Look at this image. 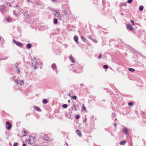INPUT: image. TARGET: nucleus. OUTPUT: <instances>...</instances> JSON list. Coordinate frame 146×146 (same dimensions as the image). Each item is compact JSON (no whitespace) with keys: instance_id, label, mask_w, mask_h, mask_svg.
<instances>
[{"instance_id":"1","label":"nucleus","mask_w":146,"mask_h":146,"mask_svg":"<svg viewBox=\"0 0 146 146\" xmlns=\"http://www.w3.org/2000/svg\"><path fill=\"white\" fill-rule=\"evenodd\" d=\"M6 127L8 130L10 129L12 127V125L9 122L7 121L6 123Z\"/></svg>"},{"instance_id":"2","label":"nucleus","mask_w":146,"mask_h":146,"mask_svg":"<svg viewBox=\"0 0 146 146\" xmlns=\"http://www.w3.org/2000/svg\"><path fill=\"white\" fill-rule=\"evenodd\" d=\"M43 139L45 141H48L50 140V137L45 134L43 135Z\"/></svg>"},{"instance_id":"3","label":"nucleus","mask_w":146,"mask_h":146,"mask_svg":"<svg viewBox=\"0 0 146 146\" xmlns=\"http://www.w3.org/2000/svg\"><path fill=\"white\" fill-rule=\"evenodd\" d=\"M16 82L17 84H19L21 86L22 85L24 84V82L23 80H16Z\"/></svg>"},{"instance_id":"4","label":"nucleus","mask_w":146,"mask_h":146,"mask_svg":"<svg viewBox=\"0 0 146 146\" xmlns=\"http://www.w3.org/2000/svg\"><path fill=\"white\" fill-rule=\"evenodd\" d=\"M122 132L125 134L126 135H129V133L128 130L126 128H123L122 130Z\"/></svg>"},{"instance_id":"5","label":"nucleus","mask_w":146,"mask_h":146,"mask_svg":"<svg viewBox=\"0 0 146 146\" xmlns=\"http://www.w3.org/2000/svg\"><path fill=\"white\" fill-rule=\"evenodd\" d=\"M13 42L18 46L20 47L23 46V44L21 43L18 42L15 40H13Z\"/></svg>"},{"instance_id":"6","label":"nucleus","mask_w":146,"mask_h":146,"mask_svg":"<svg viewBox=\"0 0 146 146\" xmlns=\"http://www.w3.org/2000/svg\"><path fill=\"white\" fill-rule=\"evenodd\" d=\"M64 15L67 16H68L70 14V10L68 11L66 10H64Z\"/></svg>"},{"instance_id":"7","label":"nucleus","mask_w":146,"mask_h":146,"mask_svg":"<svg viewBox=\"0 0 146 146\" xmlns=\"http://www.w3.org/2000/svg\"><path fill=\"white\" fill-rule=\"evenodd\" d=\"M76 132L79 136L81 137L82 136V133L80 130L77 129L76 131Z\"/></svg>"},{"instance_id":"8","label":"nucleus","mask_w":146,"mask_h":146,"mask_svg":"<svg viewBox=\"0 0 146 146\" xmlns=\"http://www.w3.org/2000/svg\"><path fill=\"white\" fill-rule=\"evenodd\" d=\"M127 28L131 30H133V28L132 27V26L130 24L127 25Z\"/></svg>"},{"instance_id":"9","label":"nucleus","mask_w":146,"mask_h":146,"mask_svg":"<svg viewBox=\"0 0 146 146\" xmlns=\"http://www.w3.org/2000/svg\"><path fill=\"white\" fill-rule=\"evenodd\" d=\"M74 39L75 41L76 42V43L78 44V37L76 36H74Z\"/></svg>"},{"instance_id":"10","label":"nucleus","mask_w":146,"mask_h":146,"mask_svg":"<svg viewBox=\"0 0 146 146\" xmlns=\"http://www.w3.org/2000/svg\"><path fill=\"white\" fill-rule=\"evenodd\" d=\"M34 108L35 110L38 111H41V110L38 107L36 106H34Z\"/></svg>"},{"instance_id":"11","label":"nucleus","mask_w":146,"mask_h":146,"mask_svg":"<svg viewBox=\"0 0 146 146\" xmlns=\"http://www.w3.org/2000/svg\"><path fill=\"white\" fill-rule=\"evenodd\" d=\"M31 44H30L28 43L26 45V47L28 48H30L31 47Z\"/></svg>"},{"instance_id":"12","label":"nucleus","mask_w":146,"mask_h":146,"mask_svg":"<svg viewBox=\"0 0 146 146\" xmlns=\"http://www.w3.org/2000/svg\"><path fill=\"white\" fill-rule=\"evenodd\" d=\"M126 143L125 141H122L120 142V144L121 145H124Z\"/></svg>"},{"instance_id":"13","label":"nucleus","mask_w":146,"mask_h":146,"mask_svg":"<svg viewBox=\"0 0 146 146\" xmlns=\"http://www.w3.org/2000/svg\"><path fill=\"white\" fill-rule=\"evenodd\" d=\"M85 110L86 111V107L84 106V104L82 105V111Z\"/></svg>"},{"instance_id":"14","label":"nucleus","mask_w":146,"mask_h":146,"mask_svg":"<svg viewBox=\"0 0 146 146\" xmlns=\"http://www.w3.org/2000/svg\"><path fill=\"white\" fill-rule=\"evenodd\" d=\"M128 70L132 72H133L135 71V70L133 68H129L128 69Z\"/></svg>"},{"instance_id":"15","label":"nucleus","mask_w":146,"mask_h":146,"mask_svg":"<svg viewBox=\"0 0 146 146\" xmlns=\"http://www.w3.org/2000/svg\"><path fill=\"white\" fill-rule=\"evenodd\" d=\"M143 9V7L142 6H141L139 7V9L141 11H142Z\"/></svg>"},{"instance_id":"16","label":"nucleus","mask_w":146,"mask_h":146,"mask_svg":"<svg viewBox=\"0 0 146 146\" xmlns=\"http://www.w3.org/2000/svg\"><path fill=\"white\" fill-rule=\"evenodd\" d=\"M43 102L44 104H46L48 102V101L46 99H44L43 100Z\"/></svg>"},{"instance_id":"17","label":"nucleus","mask_w":146,"mask_h":146,"mask_svg":"<svg viewBox=\"0 0 146 146\" xmlns=\"http://www.w3.org/2000/svg\"><path fill=\"white\" fill-rule=\"evenodd\" d=\"M57 22H58V20L57 19H56V18H55L54 19V24H56L57 23Z\"/></svg>"},{"instance_id":"18","label":"nucleus","mask_w":146,"mask_h":146,"mask_svg":"<svg viewBox=\"0 0 146 146\" xmlns=\"http://www.w3.org/2000/svg\"><path fill=\"white\" fill-rule=\"evenodd\" d=\"M52 67L53 69L55 68H56V64H53L52 65Z\"/></svg>"},{"instance_id":"19","label":"nucleus","mask_w":146,"mask_h":146,"mask_svg":"<svg viewBox=\"0 0 146 146\" xmlns=\"http://www.w3.org/2000/svg\"><path fill=\"white\" fill-rule=\"evenodd\" d=\"M133 103L132 102H129L128 104V105L130 106H132L133 105Z\"/></svg>"},{"instance_id":"20","label":"nucleus","mask_w":146,"mask_h":146,"mask_svg":"<svg viewBox=\"0 0 146 146\" xmlns=\"http://www.w3.org/2000/svg\"><path fill=\"white\" fill-rule=\"evenodd\" d=\"M7 21L10 22L11 21V19L9 17H8L7 19Z\"/></svg>"},{"instance_id":"21","label":"nucleus","mask_w":146,"mask_h":146,"mask_svg":"<svg viewBox=\"0 0 146 146\" xmlns=\"http://www.w3.org/2000/svg\"><path fill=\"white\" fill-rule=\"evenodd\" d=\"M62 107L64 108H66L67 107V106L66 104H64L62 105Z\"/></svg>"},{"instance_id":"22","label":"nucleus","mask_w":146,"mask_h":146,"mask_svg":"<svg viewBox=\"0 0 146 146\" xmlns=\"http://www.w3.org/2000/svg\"><path fill=\"white\" fill-rule=\"evenodd\" d=\"M103 67L105 69H108V66L107 65H104L103 66Z\"/></svg>"},{"instance_id":"23","label":"nucleus","mask_w":146,"mask_h":146,"mask_svg":"<svg viewBox=\"0 0 146 146\" xmlns=\"http://www.w3.org/2000/svg\"><path fill=\"white\" fill-rule=\"evenodd\" d=\"M29 141L31 143H34V142L32 141V139L31 138H30Z\"/></svg>"},{"instance_id":"24","label":"nucleus","mask_w":146,"mask_h":146,"mask_svg":"<svg viewBox=\"0 0 146 146\" xmlns=\"http://www.w3.org/2000/svg\"><path fill=\"white\" fill-rule=\"evenodd\" d=\"M70 60H71L72 62L74 63L75 62V60H74L73 58L72 57L70 58Z\"/></svg>"},{"instance_id":"25","label":"nucleus","mask_w":146,"mask_h":146,"mask_svg":"<svg viewBox=\"0 0 146 146\" xmlns=\"http://www.w3.org/2000/svg\"><path fill=\"white\" fill-rule=\"evenodd\" d=\"M71 98L74 99H76L77 98V97L76 96H71Z\"/></svg>"},{"instance_id":"26","label":"nucleus","mask_w":146,"mask_h":146,"mask_svg":"<svg viewBox=\"0 0 146 146\" xmlns=\"http://www.w3.org/2000/svg\"><path fill=\"white\" fill-rule=\"evenodd\" d=\"M80 117L79 115H78L76 116V119H78Z\"/></svg>"},{"instance_id":"27","label":"nucleus","mask_w":146,"mask_h":146,"mask_svg":"<svg viewBox=\"0 0 146 146\" xmlns=\"http://www.w3.org/2000/svg\"><path fill=\"white\" fill-rule=\"evenodd\" d=\"M132 1V0H128L127 1V2L128 3H131Z\"/></svg>"},{"instance_id":"28","label":"nucleus","mask_w":146,"mask_h":146,"mask_svg":"<svg viewBox=\"0 0 146 146\" xmlns=\"http://www.w3.org/2000/svg\"><path fill=\"white\" fill-rule=\"evenodd\" d=\"M14 15L16 17H18V14H17L16 13L14 12Z\"/></svg>"},{"instance_id":"29","label":"nucleus","mask_w":146,"mask_h":146,"mask_svg":"<svg viewBox=\"0 0 146 146\" xmlns=\"http://www.w3.org/2000/svg\"><path fill=\"white\" fill-rule=\"evenodd\" d=\"M131 22L132 23V25H134V21H133V20H131Z\"/></svg>"},{"instance_id":"30","label":"nucleus","mask_w":146,"mask_h":146,"mask_svg":"<svg viewBox=\"0 0 146 146\" xmlns=\"http://www.w3.org/2000/svg\"><path fill=\"white\" fill-rule=\"evenodd\" d=\"M18 144V143H15L13 144V146H17V145Z\"/></svg>"},{"instance_id":"31","label":"nucleus","mask_w":146,"mask_h":146,"mask_svg":"<svg viewBox=\"0 0 146 146\" xmlns=\"http://www.w3.org/2000/svg\"><path fill=\"white\" fill-rule=\"evenodd\" d=\"M23 132L24 133V134L25 135H24V136H25V135L26 134V132L25 131H23Z\"/></svg>"},{"instance_id":"32","label":"nucleus","mask_w":146,"mask_h":146,"mask_svg":"<svg viewBox=\"0 0 146 146\" xmlns=\"http://www.w3.org/2000/svg\"><path fill=\"white\" fill-rule=\"evenodd\" d=\"M102 57V56L101 55H100L98 56V58L100 59Z\"/></svg>"},{"instance_id":"33","label":"nucleus","mask_w":146,"mask_h":146,"mask_svg":"<svg viewBox=\"0 0 146 146\" xmlns=\"http://www.w3.org/2000/svg\"><path fill=\"white\" fill-rule=\"evenodd\" d=\"M20 72V71L19 69L17 68V73L18 74H19Z\"/></svg>"},{"instance_id":"34","label":"nucleus","mask_w":146,"mask_h":146,"mask_svg":"<svg viewBox=\"0 0 146 146\" xmlns=\"http://www.w3.org/2000/svg\"><path fill=\"white\" fill-rule=\"evenodd\" d=\"M74 109H75V111H76V108L75 106V105H74Z\"/></svg>"},{"instance_id":"35","label":"nucleus","mask_w":146,"mask_h":146,"mask_svg":"<svg viewBox=\"0 0 146 146\" xmlns=\"http://www.w3.org/2000/svg\"><path fill=\"white\" fill-rule=\"evenodd\" d=\"M56 14H57L58 15H59L58 12H56V14L55 15V16H56Z\"/></svg>"},{"instance_id":"36","label":"nucleus","mask_w":146,"mask_h":146,"mask_svg":"<svg viewBox=\"0 0 146 146\" xmlns=\"http://www.w3.org/2000/svg\"><path fill=\"white\" fill-rule=\"evenodd\" d=\"M90 39L91 40H92L93 41L95 42H96L92 38H90Z\"/></svg>"},{"instance_id":"37","label":"nucleus","mask_w":146,"mask_h":146,"mask_svg":"<svg viewBox=\"0 0 146 146\" xmlns=\"http://www.w3.org/2000/svg\"><path fill=\"white\" fill-rule=\"evenodd\" d=\"M52 1L54 2H56V0H52Z\"/></svg>"},{"instance_id":"38","label":"nucleus","mask_w":146,"mask_h":146,"mask_svg":"<svg viewBox=\"0 0 146 146\" xmlns=\"http://www.w3.org/2000/svg\"><path fill=\"white\" fill-rule=\"evenodd\" d=\"M22 146H26V145L24 143L23 144Z\"/></svg>"},{"instance_id":"39","label":"nucleus","mask_w":146,"mask_h":146,"mask_svg":"<svg viewBox=\"0 0 146 146\" xmlns=\"http://www.w3.org/2000/svg\"><path fill=\"white\" fill-rule=\"evenodd\" d=\"M68 96H70V94H68Z\"/></svg>"},{"instance_id":"40","label":"nucleus","mask_w":146,"mask_h":146,"mask_svg":"<svg viewBox=\"0 0 146 146\" xmlns=\"http://www.w3.org/2000/svg\"><path fill=\"white\" fill-rule=\"evenodd\" d=\"M68 102H70V100H68Z\"/></svg>"},{"instance_id":"41","label":"nucleus","mask_w":146,"mask_h":146,"mask_svg":"<svg viewBox=\"0 0 146 146\" xmlns=\"http://www.w3.org/2000/svg\"><path fill=\"white\" fill-rule=\"evenodd\" d=\"M83 39H84V41H86V39H85V38H83Z\"/></svg>"},{"instance_id":"42","label":"nucleus","mask_w":146,"mask_h":146,"mask_svg":"<svg viewBox=\"0 0 146 146\" xmlns=\"http://www.w3.org/2000/svg\"><path fill=\"white\" fill-rule=\"evenodd\" d=\"M9 6H10V7H11V5H10V4H9Z\"/></svg>"},{"instance_id":"43","label":"nucleus","mask_w":146,"mask_h":146,"mask_svg":"<svg viewBox=\"0 0 146 146\" xmlns=\"http://www.w3.org/2000/svg\"><path fill=\"white\" fill-rule=\"evenodd\" d=\"M114 125H115V126H116V123H115V124H114Z\"/></svg>"},{"instance_id":"44","label":"nucleus","mask_w":146,"mask_h":146,"mask_svg":"<svg viewBox=\"0 0 146 146\" xmlns=\"http://www.w3.org/2000/svg\"><path fill=\"white\" fill-rule=\"evenodd\" d=\"M81 38H83L82 36H81Z\"/></svg>"},{"instance_id":"45","label":"nucleus","mask_w":146,"mask_h":146,"mask_svg":"<svg viewBox=\"0 0 146 146\" xmlns=\"http://www.w3.org/2000/svg\"><path fill=\"white\" fill-rule=\"evenodd\" d=\"M1 40V38H0V40Z\"/></svg>"}]
</instances>
